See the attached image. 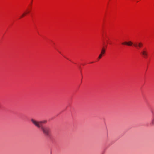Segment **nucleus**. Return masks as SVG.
<instances>
[{"mask_svg": "<svg viewBox=\"0 0 154 154\" xmlns=\"http://www.w3.org/2000/svg\"><path fill=\"white\" fill-rule=\"evenodd\" d=\"M127 42H124L122 43V44L123 45H127Z\"/></svg>", "mask_w": 154, "mask_h": 154, "instance_id": "obj_9", "label": "nucleus"}, {"mask_svg": "<svg viewBox=\"0 0 154 154\" xmlns=\"http://www.w3.org/2000/svg\"><path fill=\"white\" fill-rule=\"evenodd\" d=\"M40 128L42 130L44 134L47 136H49V135L50 129L48 128L42 127Z\"/></svg>", "mask_w": 154, "mask_h": 154, "instance_id": "obj_2", "label": "nucleus"}, {"mask_svg": "<svg viewBox=\"0 0 154 154\" xmlns=\"http://www.w3.org/2000/svg\"><path fill=\"white\" fill-rule=\"evenodd\" d=\"M29 13V12L28 11H26L24 13H23V15H22V16H24L26 14H28V13Z\"/></svg>", "mask_w": 154, "mask_h": 154, "instance_id": "obj_8", "label": "nucleus"}, {"mask_svg": "<svg viewBox=\"0 0 154 154\" xmlns=\"http://www.w3.org/2000/svg\"><path fill=\"white\" fill-rule=\"evenodd\" d=\"M31 121L32 123L36 127L38 128H40L41 127H43L42 125V123H46L47 121L46 120H44L38 121H36L33 119H31Z\"/></svg>", "mask_w": 154, "mask_h": 154, "instance_id": "obj_1", "label": "nucleus"}, {"mask_svg": "<svg viewBox=\"0 0 154 154\" xmlns=\"http://www.w3.org/2000/svg\"><path fill=\"white\" fill-rule=\"evenodd\" d=\"M102 55L100 54L98 58L100 59L102 57Z\"/></svg>", "mask_w": 154, "mask_h": 154, "instance_id": "obj_10", "label": "nucleus"}, {"mask_svg": "<svg viewBox=\"0 0 154 154\" xmlns=\"http://www.w3.org/2000/svg\"><path fill=\"white\" fill-rule=\"evenodd\" d=\"M142 54L144 58H146L148 56V52L146 49H144L142 52Z\"/></svg>", "mask_w": 154, "mask_h": 154, "instance_id": "obj_4", "label": "nucleus"}, {"mask_svg": "<svg viewBox=\"0 0 154 154\" xmlns=\"http://www.w3.org/2000/svg\"><path fill=\"white\" fill-rule=\"evenodd\" d=\"M127 45L129 46H131L133 45V43L131 41H129L127 42Z\"/></svg>", "mask_w": 154, "mask_h": 154, "instance_id": "obj_6", "label": "nucleus"}, {"mask_svg": "<svg viewBox=\"0 0 154 154\" xmlns=\"http://www.w3.org/2000/svg\"><path fill=\"white\" fill-rule=\"evenodd\" d=\"M32 1H31V4H32Z\"/></svg>", "mask_w": 154, "mask_h": 154, "instance_id": "obj_11", "label": "nucleus"}, {"mask_svg": "<svg viewBox=\"0 0 154 154\" xmlns=\"http://www.w3.org/2000/svg\"><path fill=\"white\" fill-rule=\"evenodd\" d=\"M106 48H105L104 47H103L101 49V51L100 53V54L102 55H103L105 53V52L106 50Z\"/></svg>", "mask_w": 154, "mask_h": 154, "instance_id": "obj_5", "label": "nucleus"}, {"mask_svg": "<svg viewBox=\"0 0 154 154\" xmlns=\"http://www.w3.org/2000/svg\"><path fill=\"white\" fill-rule=\"evenodd\" d=\"M134 46L136 48H138V47L141 48L143 46V44L142 43L140 42L137 43H134L133 44Z\"/></svg>", "mask_w": 154, "mask_h": 154, "instance_id": "obj_3", "label": "nucleus"}, {"mask_svg": "<svg viewBox=\"0 0 154 154\" xmlns=\"http://www.w3.org/2000/svg\"><path fill=\"white\" fill-rule=\"evenodd\" d=\"M151 124L154 125V116L152 118L151 120Z\"/></svg>", "mask_w": 154, "mask_h": 154, "instance_id": "obj_7", "label": "nucleus"}]
</instances>
